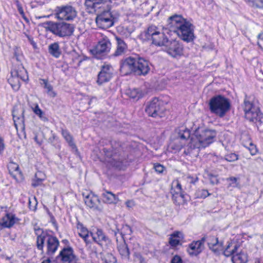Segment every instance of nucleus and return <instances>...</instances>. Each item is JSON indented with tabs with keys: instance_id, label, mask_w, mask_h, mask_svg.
Wrapping results in <instances>:
<instances>
[{
	"instance_id": "41",
	"label": "nucleus",
	"mask_w": 263,
	"mask_h": 263,
	"mask_svg": "<svg viewBox=\"0 0 263 263\" xmlns=\"http://www.w3.org/2000/svg\"><path fill=\"white\" fill-rule=\"evenodd\" d=\"M26 72L24 70H13L11 72V76L13 77H16L21 79L22 81H25L26 80V77H27V76L24 73Z\"/></svg>"
},
{
	"instance_id": "3",
	"label": "nucleus",
	"mask_w": 263,
	"mask_h": 263,
	"mask_svg": "<svg viewBox=\"0 0 263 263\" xmlns=\"http://www.w3.org/2000/svg\"><path fill=\"white\" fill-rule=\"evenodd\" d=\"M167 29L176 33L182 40L189 42L194 39L193 25L184 19L182 15L175 14L167 20Z\"/></svg>"
},
{
	"instance_id": "60",
	"label": "nucleus",
	"mask_w": 263,
	"mask_h": 263,
	"mask_svg": "<svg viewBox=\"0 0 263 263\" xmlns=\"http://www.w3.org/2000/svg\"><path fill=\"white\" fill-rule=\"evenodd\" d=\"M206 241H207V236H204L201 238V239L199 240L196 241L199 245L202 248L203 246L204 242Z\"/></svg>"
},
{
	"instance_id": "33",
	"label": "nucleus",
	"mask_w": 263,
	"mask_h": 263,
	"mask_svg": "<svg viewBox=\"0 0 263 263\" xmlns=\"http://www.w3.org/2000/svg\"><path fill=\"white\" fill-rule=\"evenodd\" d=\"M102 196L104 202L108 203H115L118 200V198L114 194L106 190H105L102 193Z\"/></svg>"
},
{
	"instance_id": "40",
	"label": "nucleus",
	"mask_w": 263,
	"mask_h": 263,
	"mask_svg": "<svg viewBox=\"0 0 263 263\" xmlns=\"http://www.w3.org/2000/svg\"><path fill=\"white\" fill-rule=\"evenodd\" d=\"M102 260L104 263H116L117 262L116 258L109 253L104 254L102 257Z\"/></svg>"
},
{
	"instance_id": "15",
	"label": "nucleus",
	"mask_w": 263,
	"mask_h": 263,
	"mask_svg": "<svg viewBox=\"0 0 263 263\" xmlns=\"http://www.w3.org/2000/svg\"><path fill=\"white\" fill-rule=\"evenodd\" d=\"M46 244L47 255H52L58 250L60 245V242L57 237L49 233L45 236L44 239V246Z\"/></svg>"
},
{
	"instance_id": "16",
	"label": "nucleus",
	"mask_w": 263,
	"mask_h": 263,
	"mask_svg": "<svg viewBox=\"0 0 263 263\" xmlns=\"http://www.w3.org/2000/svg\"><path fill=\"white\" fill-rule=\"evenodd\" d=\"M113 71V68L110 65L102 66L101 71L98 74L97 84L101 85L104 83L109 82L112 77Z\"/></svg>"
},
{
	"instance_id": "21",
	"label": "nucleus",
	"mask_w": 263,
	"mask_h": 263,
	"mask_svg": "<svg viewBox=\"0 0 263 263\" xmlns=\"http://www.w3.org/2000/svg\"><path fill=\"white\" fill-rule=\"evenodd\" d=\"M90 235L93 240L100 246H102L103 242H106L108 238L101 229H97L95 232H90Z\"/></svg>"
},
{
	"instance_id": "36",
	"label": "nucleus",
	"mask_w": 263,
	"mask_h": 263,
	"mask_svg": "<svg viewBox=\"0 0 263 263\" xmlns=\"http://www.w3.org/2000/svg\"><path fill=\"white\" fill-rule=\"evenodd\" d=\"M231 247H232V243H229L226 248L224 250H223L221 253L226 257L233 256L235 253L237 252L239 246L238 245H235L233 248L231 250L230 248Z\"/></svg>"
},
{
	"instance_id": "39",
	"label": "nucleus",
	"mask_w": 263,
	"mask_h": 263,
	"mask_svg": "<svg viewBox=\"0 0 263 263\" xmlns=\"http://www.w3.org/2000/svg\"><path fill=\"white\" fill-rule=\"evenodd\" d=\"M42 175L41 172H39L35 174L34 179L32 181L31 185L33 187H35L41 185L44 180V178H41Z\"/></svg>"
},
{
	"instance_id": "32",
	"label": "nucleus",
	"mask_w": 263,
	"mask_h": 263,
	"mask_svg": "<svg viewBox=\"0 0 263 263\" xmlns=\"http://www.w3.org/2000/svg\"><path fill=\"white\" fill-rule=\"evenodd\" d=\"M24 110L22 111V113L21 116L18 117L13 114V119L15 127L16 129L20 127L23 130H25V119L23 115Z\"/></svg>"
},
{
	"instance_id": "43",
	"label": "nucleus",
	"mask_w": 263,
	"mask_h": 263,
	"mask_svg": "<svg viewBox=\"0 0 263 263\" xmlns=\"http://www.w3.org/2000/svg\"><path fill=\"white\" fill-rule=\"evenodd\" d=\"M134 261H138L139 263H147L145 258L140 252H135L133 254Z\"/></svg>"
},
{
	"instance_id": "11",
	"label": "nucleus",
	"mask_w": 263,
	"mask_h": 263,
	"mask_svg": "<svg viewBox=\"0 0 263 263\" xmlns=\"http://www.w3.org/2000/svg\"><path fill=\"white\" fill-rule=\"evenodd\" d=\"M111 47V44L109 39L105 36L91 50V52L96 59H102L110 52Z\"/></svg>"
},
{
	"instance_id": "2",
	"label": "nucleus",
	"mask_w": 263,
	"mask_h": 263,
	"mask_svg": "<svg viewBox=\"0 0 263 263\" xmlns=\"http://www.w3.org/2000/svg\"><path fill=\"white\" fill-rule=\"evenodd\" d=\"M149 70V62L138 55L126 57L120 61V71L124 76L132 73L137 76H145Z\"/></svg>"
},
{
	"instance_id": "64",
	"label": "nucleus",
	"mask_w": 263,
	"mask_h": 263,
	"mask_svg": "<svg viewBox=\"0 0 263 263\" xmlns=\"http://www.w3.org/2000/svg\"><path fill=\"white\" fill-rule=\"evenodd\" d=\"M55 137H56V136H55V134H52V136L48 139V142L49 143H52L53 142Z\"/></svg>"
},
{
	"instance_id": "12",
	"label": "nucleus",
	"mask_w": 263,
	"mask_h": 263,
	"mask_svg": "<svg viewBox=\"0 0 263 263\" xmlns=\"http://www.w3.org/2000/svg\"><path fill=\"white\" fill-rule=\"evenodd\" d=\"M78 260L73 249L68 246L64 247L56 257L57 263H74Z\"/></svg>"
},
{
	"instance_id": "54",
	"label": "nucleus",
	"mask_w": 263,
	"mask_h": 263,
	"mask_svg": "<svg viewBox=\"0 0 263 263\" xmlns=\"http://www.w3.org/2000/svg\"><path fill=\"white\" fill-rule=\"evenodd\" d=\"M171 263H182V261L180 256L176 255L172 258Z\"/></svg>"
},
{
	"instance_id": "37",
	"label": "nucleus",
	"mask_w": 263,
	"mask_h": 263,
	"mask_svg": "<svg viewBox=\"0 0 263 263\" xmlns=\"http://www.w3.org/2000/svg\"><path fill=\"white\" fill-rule=\"evenodd\" d=\"M118 232H120V230L119 229L117 228L116 230L114 231L115 235H116ZM132 232V228L127 224L123 226L120 231V234L122 237L125 235H131Z\"/></svg>"
},
{
	"instance_id": "13",
	"label": "nucleus",
	"mask_w": 263,
	"mask_h": 263,
	"mask_svg": "<svg viewBox=\"0 0 263 263\" xmlns=\"http://www.w3.org/2000/svg\"><path fill=\"white\" fill-rule=\"evenodd\" d=\"M114 19L111 13L106 10L97 14L96 22L99 28L106 29L114 25Z\"/></svg>"
},
{
	"instance_id": "10",
	"label": "nucleus",
	"mask_w": 263,
	"mask_h": 263,
	"mask_svg": "<svg viewBox=\"0 0 263 263\" xmlns=\"http://www.w3.org/2000/svg\"><path fill=\"white\" fill-rule=\"evenodd\" d=\"M55 15L59 20L71 21L77 16V11L76 8L71 5H62L56 7Z\"/></svg>"
},
{
	"instance_id": "30",
	"label": "nucleus",
	"mask_w": 263,
	"mask_h": 263,
	"mask_svg": "<svg viewBox=\"0 0 263 263\" xmlns=\"http://www.w3.org/2000/svg\"><path fill=\"white\" fill-rule=\"evenodd\" d=\"M177 137L182 140H186L191 137V132L186 127H181L176 129Z\"/></svg>"
},
{
	"instance_id": "18",
	"label": "nucleus",
	"mask_w": 263,
	"mask_h": 263,
	"mask_svg": "<svg viewBox=\"0 0 263 263\" xmlns=\"http://www.w3.org/2000/svg\"><path fill=\"white\" fill-rule=\"evenodd\" d=\"M106 3L107 0H86L85 6L88 12L93 13L104 8Z\"/></svg>"
},
{
	"instance_id": "44",
	"label": "nucleus",
	"mask_w": 263,
	"mask_h": 263,
	"mask_svg": "<svg viewBox=\"0 0 263 263\" xmlns=\"http://www.w3.org/2000/svg\"><path fill=\"white\" fill-rule=\"evenodd\" d=\"M196 194L197 198H205L211 195V194L209 193L208 191L205 189H200L197 190Z\"/></svg>"
},
{
	"instance_id": "58",
	"label": "nucleus",
	"mask_w": 263,
	"mask_h": 263,
	"mask_svg": "<svg viewBox=\"0 0 263 263\" xmlns=\"http://www.w3.org/2000/svg\"><path fill=\"white\" fill-rule=\"evenodd\" d=\"M216 240H218L217 237H215L212 235L207 236V243L209 246V242H215Z\"/></svg>"
},
{
	"instance_id": "14",
	"label": "nucleus",
	"mask_w": 263,
	"mask_h": 263,
	"mask_svg": "<svg viewBox=\"0 0 263 263\" xmlns=\"http://www.w3.org/2000/svg\"><path fill=\"white\" fill-rule=\"evenodd\" d=\"M164 50L173 58H178L183 55V46L176 40H168L164 46Z\"/></svg>"
},
{
	"instance_id": "5",
	"label": "nucleus",
	"mask_w": 263,
	"mask_h": 263,
	"mask_svg": "<svg viewBox=\"0 0 263 263\" xmlns=\"http://www.w3.org/2000/svg\"><path fill=\"white\" fill-rule=\"evenodd\" d=\"M111 152L104 148L105 155L110 158L108 161L111 165L119 170L123 169L126 165V156L124 155L125 144L120 141L114 140L111 141Z\"/></svg>"
},
{
	"instance_id": "27",
	"label": "nucleus",
	"mask_w": 263,
	"mask_h": 263,
	"mask_svg": "<svg viewBox=\"0 0 263 263\" xmlns=\"http://www.w3.org/2000/svg\"><path fill=\"white\" fill-rule=\"evenodd\" d=\"M172 196L174 203L177 205L185 204L188 200L189 195L186 194H174Z\"/></svg>"
},
{
	"instance_id": "17",
	"label": "nucleus",
	"mask_w": 263,
	"mask_h": 263,
	"mask_svg": "<svg viewBox=\"0 0 263 263\" xmlns=\"http://www.w3.org/2000/svg\"><path fill=\"white\" fill-rule=\"evenodd\" d=\"M83 196L85 203L88 207L93 210L99 211L102 210V207L100 203V200L97 196L92 193H90L86 196L83 194Z\"/></svg>"
},
{
	"instance_id": "6",
	"label": "nucleus",
	"mask_w": 263,
	"mask_h": 263,
	"mask_svg": "<svg viewBox=\"0 0 263 263\" xmlns=\"http://www.w3.org/2000/svg\"><path fill=\"white\" fill-rule=\"evenodd\" d=\"M230 100L221 95H217L212 97L209 102V110L212 114L222 118L230 110Z\"/></svg>"
},
{
	"instance_id": "49",
	"label": "nucleus",
	"mask_w": 263,
	"mask_h": 263,
	"mask_svg": "<svg viewBox=\"0 0 263 263\" xmlns=\"http://www.w3.org/2000/svg\"><path fill=\"white\" fill-rule=\"evenodd\" d=\"M169 243L171 246L176 247L179 244L180 240L171 236V237L170 238Z\"/></svg>"
},
{
	"instance_id": "4",
	"label": "nucleus",
	"mask_w": 263,
	"mask_h": 263,
	"mask_svg": "<svg viewBox=\"0 0 263 263\" xmlns=\"http://www.w3.org/2000/svg\"><path fill=\"white\" fill-rule=\"evenodd\" d=\"M258 104V101L253 96H248L246 95L243 108L245 118L255 124L259 131L263 132V115Z\"/></svg>"
},
{
	"instance_id": "62",
	"label": "nucleus",
	"mask_w": 263,
	"mask_h": 263,
	"mask_svg": "<svg viewBox=\"0 0 263 263\" xmlns=\"http://www.w3.org/2000/svg\"><path fill=\"white\" fill-rule=\"evenodd\" d=\"M4 148L5 145L4 143V140L2 138L0 137V153H1L4 151Z\"/></svg>"
},
{
	"instance_id": "48",
	"label": "nucleus",
	"mask_w": 263,
	"mask_h": 263,
	"mask_svg": "<svg viewBox=\"0 0 263 263\" xmlns=\"http://www.w3.org/2000/svg\"><path fill=\"white\" fill-rule=\"evenodd\" d=\"M209 180L210 181V183L213 184H217L219 183V180L217 178V176L212 175V174H209Z\"/></svg>"
},
{
	"instance_id": "42",
	"label": "nucleus",
	"mask_w": 263,
	"mask_h": 263,
	"mask_svg": "<svg viewBox=\"0 0 263 263\" xmlns=\"http://www.w3.org/2000/svg\"><path fill=\"white\" fill-rule=\"evenodd\" d=\"M238 159V155L233 153L227 154L224 156L223 158H221V160H226L228 162H234L237 160Z\"/></svg>"
},
{
	"instance_id": "45",
	"label": "nucleus",
	"mask_w": 263,
	"mask_h": 263,
	"mask_svg": "<svg viewBox=\"0 0 263 263\" xmlns=\"http://www.w3.org/2000/svg\"><path fill=\"white\" fill-rule=\"evenodd\" d=\"M247 3L253 7L256 8H263V0H249Z\"/></svg>"
},
{
	"instance_id": "19",
	"label": "nucleus",
	"mask_w": 263,
	"mask_h": 263,
	"mask_svg": "<svg viewBox=\"0 0 263 263\" xmlns=\"http://www.w3.org/2000/svg\"><path fill=\"white\" fill-rule=\"evenodd\" d=\"M34 231L36 235V246L38 250L41 251L42 254L44 253V239L45 236L48 233L44 231L42 229L38 227L34 228Z\"/></svg>"
},
{
	"instance_id": "1",
	"label": "nucleus",
	"mask_w": 263,
	"mask_h": 263,
	"mask_svg": "<svg viewBox=\"0 0 263 263\" xmlns=\"http://www.w3.org/2000/svg\"><path fill=\"white\" fill-rule=\"evenodd\" d=\"M216 134L215 130L208 129L204 127H198L194 131L191 142L184 150V153L186 155H193L194 151L196 150L198 153L199 149L205 148L214 141Z\"/></svg>"
},
{
	"instance_id": "24",
	"label": "nucleus",
	"mask_w": 263,
	"mask_h": 263,
	"mask_svg": "<svg viewBox=\"0 0 263 263\" xmlns=\"http://www.w3.org/2000/svg\"><path fill=\"white\" fill-rule=\"evenodd\" d=\"M202 250V248L196 241H193L189 245L187 252L192 256H197L200 254Z\"/></svg>"
},
{
	"instance_id": "29",
	"label": "nucleus",
	"mask_w": 263,
	"mask_h": 263,
	"mask_svg": "<svg viewBox=\"0 0 263 263\" xmlns=\"http://www.w3.org/2000/svg\"><path fill=\"white\" fill-rule=\"evenodd\" d=\"M233 263H247L248 257L246 253L240 251L235 253L232 257Z\"/></svg>"
},
{
	"instance_id": "35",
	"label": "nucleus",
	"mask_w": 263,
	"mask_h": 263,
	"mask_svg": "<svg viewBox=\"0 0 263 263\" xmlns=\"http://www.w3.org/2000/svg\"><path fill=\"white\" fill-rule=\"evenodd\" d=\"M41 81L43 82L41 85H43L44 88L47 90V95L51 98H54L57 93L53 90L52 86L48 83V80L42 79Z\"/></svg>"
},
{
	"instance_id": "7",
	"label": "nucleus",
	"mask_w": 263,
	"mask_h": 263,
	"mask_svg": "<svg viewBox=\"0 0 263 263\" xmlns=\"http://www.w3.org/2000/svg\"><path fill=\"white\" fill-rule=\"evenodd\" d=\"M42 26L46 31H49L56 36L62 38L71 36L74 31L73 24L64 22L47 21L43 23Z\"/></svg>"
},
{
	"instance_id": "28",
	"label": "nucleus",
	"mask_w": 263,
	"mask_h": 263,
	"mask_svg": "<svg viewBox=\"0 0 263 263\" xmlns=\"http://www.w3.org/2000/svg\"><path fill=\"white\" fill-rule=\"evenodd\" d=\"M48 52L51 55L56 58H59L62 54V51L58 42H54L49 45Z\"/></svg>"
},
{
	"instance_id": "34",
	"label": "nucleus",
	"mask_w": 263,
	"mask_h": 263,
	"mask_svg": "<svg viewBox=\"0 0 263 263\" xmlns=\"http://www.w3.org/2000/svg\"><path fill=\"white\" fill-rule=\"evenodd\" d=\"M61 133L63 137L68 143L69 146L72 149H77V146L73 141V137L68 130L62 129Z\"/></svg>"
},
{
	"instance_id": "52",
	"label": "nucleus",
	"mask_w": 263,
	"mask_h": 263,
	"mask_svg": "<svg viewBox=\"0 0 263 263\" xmlns=\"http://www.w3.org/2000/svg\"><path fill=\"white\" fill-rule=\"evenodd\" d=\"M17 8L18 10V11L19 12L20 15L22 16V17L27 22H28V18L26 17L25 13L24 12L23 7L22 5H20L19 6H17Z\"/></svg>"
},
{
	"instance_id": "53",
	"label": "nucleus",
	"mask_w": 263,
	"mask_h": 263,
	"mask_svg": "<svg viewBox=\"0 0 263 263\" xmlns=\"http://www.w3.org/2000/svg\"><path fill=\"white\" fill-rule=\"evenodd\" d=\"M26 36L28 38V40L29 41L30 43L32 45L34 49L36 48L37 45L36 43L33 41V37L27 34H26Z\"/></svg>"
},
{
	"instance_id": "50",
	"label": "nucleus",
	"mask_w": 263,
	"mask_h": 263,
	"mask_svg": "<svg viewBox=\"0 0 263 263\" xmlns=\"http://www.w3.org/2000/svg\"><path fill=\"white\" fill-rule=\"evenodd\" d=\"M248 150L250 152L251 155H255L257 152V149L256 146L252 143H250V146L248 148Z\"/></svg>"
},
{
	"instance_id": "38",
	"label": "nucleus",
	"mask_w": 263,
	"mask_h": 263,
	"mask_svg": "<svg viewBox=\"0 0 263 263\" xmlns=\"http://www.w3.org/2000/svg\"><path fill=\"white\" fill-rule=\"evenodd\" d=\"M21 80L18 78L11 77L8 80L9 84L11 85L12 87L14 89H18L21 86Z\"/></svg>"
},
{
	"instance_id": "9",
	"label": "nucleus",
	"mask_w": 263,
	"mask_h": 263,
	"mask_svg": "<svg viewBox=\"0 0 263 263\" xmlns=\"http://www.w3.org/2000/svg\"><path fill=\"white\" fill-rule=\"evenodd\" d=\"M144 36L147 39L151 40L153 44L158 46L164 47L168 41L164 33L160 32L154 26H151L148 28L144 32Z\"/></svg>"
},
{
	"instance_id": "46",
	"label": "nucleus",
	"mask_w": 263,
	"mask_h": 263,
	"mask_svg": "<svg viewBox=\"0 0 263 263\" xmlns=\"http://www.w3.org/2000/svg\"><path fill=\"white\" fill-rule=\"evenodd\" d=\"M37 204V202L35 197H33L32 199L29 198L28 207L30 210L34 211L36 209V206Z\"/></svg>"
},
{
	"instance_id": "56",
	"label": "nucleus",
	"mask_w": 263,
	"mask_h": 263,
	"mask_svg": "<svg viewBox=\"0 0 263 263\" xmlns=\"http://www.w3.org/2000/svg\"><path fill=\"white\" fill-rule=\"evenodd\" d=\"M171 193L172 195L174 194H184V192L182 191V190L176 189V188L172 187L171 189Z\"/></svg>"
},
{
	"instance_id": "63",
	"label": "nucleus",
	"mask_w": 263,
	"mask_h": 263,
	"mask_svg": "<svg viewBox=\"0 0 263 263\" xmlns=\"http://www.w3.org/2000/svg\"><path fill=\"white\" fill-rule=\"evenodd\" d=\"M173 184H176V186L174 187L176 188V189L182 190L181 184L179 182L178 180H177L176 182H174Z\"/></svg>"
},
{
	"instance_id": "23",
	"label": "nucleus",
	"mask_w": 263,
	"mask_h": 263,
	"mask_svg": "<svg viewBox=\"0 0 263 263\" xmlns=\"http://www.w3.org/2000/svg\"><path fill=\"white\" fill-rule=\"evenodd\" d=\"M17 219L14 215L11 213H7L2 219V222L0 225L2 228H10L12 227L15 223V220Z\"/></svg>"
},
{
	"instance_id": "61",
	"label": "nucleus",
	"mask_w": 263,
	"mask_h": 263,
	"mask_svg": "<svg viewBox=\"0 0 263 263\" xmlns=\"http://www.w3.org/2000/svg\"><path fill=\"white\" fill-rule=\"evenodd\" d=\"M227 180L231 181L232 183H233H233L236 184V186L237 185V178H236L235 177H231L230 178H227Z\"/></svg>"
},
{
	"instance_id": "22",
	"label": "nucleus",
	"mask_w": 263,
	"mask_h": 263,
	"mask_svg": "<svg viewBox=\"0 0 263 263\" xmlns=\"http://www.w3.org/2000/svg\"><path fill=\"white\" fill-rule=\"evenodd\" d=\"M115 39L117 42V46L115 52L112 55L114 57H118L122 55L125 53L127 49V46L122 38L116 36Z\"/></svg>"
},
{
	"instance_id": "8",
	"label": "nucleus",
	"mask_w": 263,
	"mask_h": 263,
	"mask_svg": "<svg viewBox=\"0 0 263 263\" xmlns=\"http://www.w3.org/2000/svg\"><path fill=\"white\" fill-rule=\"evenodd\" d=\"M166 111L163 101L157 98L148 102L145 107V111L148 116L155 118L164 117Z\"/></svg>"
},
{
	"instance_id": "55",
	"label": "nucleus",
	"mask_w": 263,
	"mask_h": 263,
	"mask_svg": "<svg viewBox=\"0 0 263 263\" xmlns=\"http://www.w3.org/2000/svg\"><path fill=\"white\" fill-rule=\"evenodd\" d=\"M34 112L37 116L41 115L42 114V110L39 108L37 104H36L34 108L33 109Z\"/></svg>"
},
{
	"instance_id": "47",
	"label": "nucleus",
	"mask_w": 263,
	"mask_h": 263,
	"mask_svg": "<svg viewBox=\"0 0 263 263\" xmlns=\"http://www.w3.org/2000/svg\"><path fill=\"white\" fill-rule=\"evenodd\" d=\"M154 168L156 172L159 174H162L163 172L165 170V167L160 164V163H156L154 165Z\"/></svg>"
},
{
	"instance_id": "51",
	"label": "nucleus",
	"mask_w": 263,
	"mask_h": 263,
	"mask_svg": "<svg viewBox=\"0 0 263 263\" xmlns=\"http://www.w3.org/2000/svg\"><path fill=\"white\" fill-rule=\"evenodd\" d=\"M13 50H14V53H13L14 57L15 58L16 60L17 61H21V59H20V52H21L20 49L17 47H15L13 49Z\"/></svg>"
},
{
	"instance_id": "31",
	"label": "nucleus",
	"mask_w": 263,
	"mask_h": 263,
	"mask_svg": "<svg viewBox=\"0 0 263 263\" xmlns=\"http://www.w3.org/2000/svg\"><path fill=\"white\" fill-rule=\"evenodd\" d=\"M126 95L135 101H137L142 97V91L138 88L129 89L126 91Z\"/></svg>"
},
{
	"instance_id": "57",
	"label": "nucleus",
	"mask_w": 263,
	"mask_h": 263,
	"mask_svg": "<svg viewBox=\"0 0 263 263\" xmlns=\"http://www.w3.org/2000/svg\"><path fill=\"white\" fill-rule=\"evenodd\" d=\"M82 61V59L81 58L79 55H76V57L72 59V61L73 63L76 61L78 62L76 67H79L80 65V64Z\"/></svg>"
},
{
	"instance_id": "26",
	"label": "nucleus",
	"mask_w": 263,
	"mask_h": 263,
	"mask_svg": "<svg viewBox=\"0 0 263 263\" xmlns=\"http://www.w3.org/2000/svg\"><path fill=\"white\" fill-rule=\"evenodd\" d=\"M209 248L216 255H220L223 251L222 243L219 242L218 240L215 242L209 241Z\"/></svg>"
},
{
	"instance_id": "59",
	"label": "nucleus",
	"mask_w": 263,
	"mask_h": 263,
	"mask_svg": "<svg viewBox=\"0 0 263 263\" xmlns=\"http://www.w3.org/2000/svg\"><path fill=\"white\" fill-rule=\"evenodd\" d=\"M171 236L172 237L178 239V238H180L182 237V234L180 232L176 231V232H174L171 235Z\"/></svg>"
},
{
	"instance_id": "25",
	"label": "nucleus",
	"mask_w": 263,
	"mask_h": 263,
	"mask_svg": "<svg viewBox=\"0 0 263 263\" xmlns=\"http://www.w3.org/2000/svg\"><path fill=\"white\" fill-rule=\"evenodd\" d=\"M77 228L78 230L79 235L82 237L84 241L88 243L89 242L88 238L89 237V232L87 228L84 227L82 223L80 221H78L77 224Z\"/></svg>"
},
{
	"instance_id": "20",
	"label": "nucleus",
	"mask_w": 263,
	"mask_h": 263,
	"mask_svg": "<svg viewBox=\"0 0 263 263\" xmlns=\"http://www.w3.org/2000/svg\"><path fill=\"white\" fill-rule=\"evenodd\" d=\"M117 249L122 260L126 261H129L130 260L129 249L124 240L122 242L118 245Z\"/></svg>"
}]
</instances>
